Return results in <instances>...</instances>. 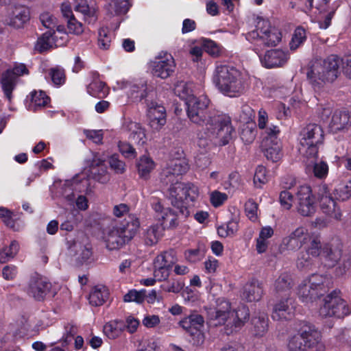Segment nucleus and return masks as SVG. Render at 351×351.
<instances>
[{
  "label": "nucleus",
  "instance_id": "obj_55",
  "mask_svg": "<svg viewBox=\"0 0 351 351\" xmlns=\"http://www.w3.org/2000/svg\"><path fill=\"white\" fill-rule=\"evenodd\" d=\"M307 252H301L298 258L297 267L300 269H308L313 265V260Z\"/></svg>",
  "mask_w": 351,
  "mask_h": 351
},
{
  "label": "nucleus",
  "instance_id": "obj_4",
  "mask_svg": "<svg viewBox=\"0 0 351 351\" xmlns=\"http://www.w3.org/2000/svg\"><path fill=\"white\" fill-rule=\"evenodd\" d=\"M212 82L217 90L228 97H238L245 93L247 84L243 73L233 66L217 64Z\"/></svg>",
  "mask_w": 351,
  "mask_h": 351
},
{
  "label": "nucleus",
  "instance_id": "obj_29",
  "mask_svg": "<svg viewBox=\"0 0 351 351\" xmlns=\"http://www.w3.org/2000/svg\"><path fill=\"white\" fill-rule=\"evenodd\" d=\"M319 202L320 208L324 213L335 219H341L340 208L337 206L336 200L332 195L322 197Z\"/></svg>",
  "mask_w": 351,
  "mask_h": 351
},
{
  "label": "nucleus",
  "instance_id": "obj_17",
  "mask_svg": "<svg viewBox=\"0 0 351 351\" xmlns=\"http://www.w3.org/2000/svg\"><path fill=\"white\" fill-rule=\"evenodd\" d=\"M204 319L197 312H193L189 315L180 321V326L193 337V344L201 345L204 341V335L202 332Z\"/></svg>",
  "mask_w": 351,
  "mask_h": 351
},
{
  "label": "nucleus",
  "instance_id": "obj_49",
  "mask_svg": "<svg viewBox=\"0 0 351 351\" xmlns=\"http://www.w3.org/2000/svg\"><path fill=\"white\" fill-rule=\"evenodd\" d=\"M174 91L176 95H177L181 99L186 100V101H187L189 98L194 97L192 95L191 87H189V85L184 82H180L177 84Z\"/></svg>",
  "mask_w": 351,
  "mask_h": 351
},
{
  "label": "nucleus",
  "instance_id": "obj_1",
  "mask_svg": "<svg viewBox=\"0 0 351 351\" xmlns=\"http://www.w3.org/2000/svg\"><path fill=\"white\" fill-rule=\"evenodd\" d=\"M209 104V99L204 95L189 98L186 101L188 118L195 124L205 126L210 136L219 140V145L228 144L235 134L231 118L211 112L208 110Z\"/></svg>",
  "mask_w": 351,
  "mask_h": 351
},
{
  "label": "nucleus",
  "instance_id": "obj_39",
  "mask_svg": "<svg viewBox=\"0 0 351 351\" xmlns=\"http://www.w3.org/2000/svg\"><path fill=\"white\" fill-rule=\"evenodd\" d=\"M19 250V243L14 240L8 247H5L0 250V263H5L13 258Z\"/></svg>",
  "mask_w": 351,
  "mask_h": 351
},
{
  "label": "nucleus",
  "instance_id": "obj_48",
  "mask_svg": "<svg viewBox=\"0 0 351 351\" xmlns=\"http://www.w3.org/2000/svg\"><path fill=\"white\" fill-rule=\"evenodd\" d=\"M333 194L336 199L348 200L351 197V182L350 184L340 185L338 189H335Z\"/></svg>",
  "mask_w": 351,
  "mask_h": 351
},
{
  "label": "nucleus",
  "instance_id": "obj_7",
  "mask_svg": "<svg viewBox=\"0 0 351 351\" xmlns=\"http://www.w3.org/2000/svg\"><path fill=\"white\" fill-rule=\"evenodd\" d=\"M225 310L219 308L211 309L208 313L207 324L210 326H218L232 323L236 328H240L248 321L250 317V311L245 305H241L237 308L231 312L229 311L230 304L228 302H224Z\"/></svg>",
  "mask_w": 351,
  "mask_h": 351
},
{
  "label": "nucleus",
  "instance_id": "obj_13",
  "mask_svg": "<svg viewBox=\"0 0 351 351\" xmlns=\"http://www.w3.org/2000/svg\"><path fill=\"white\" fill-rule=\"evenodd\" d=\"M340 291L332 290L326 293L324 298V304L319 308V315L323 317H334L343 318L351 313V307L348 302L340 296Z\"/></svg>",
  "mask_w": 351,
  "mask_h": 351
},
{
  "label": "nucleus",
  "instance_id": "obj_22",
  "mask_svg": "<svg viewBox=\"0 0 351 351\" xmlns=\"http://www.w3.org/2000/svg\"><path fill=\"white\" fill-rule=\"evenodd\" d=\"M66 40V34L58 37L55 32L47 31L38 38L34 48L38 52L43 53L49 49L64 45Z\"/></svg>",
  "mask_w": 351,
  "mask_h": 351
},
{
  "label": "nucleus",
  "instance_id": "obj_12",
  "mask_svg": "<svg viewBox=\"0 0 351 351\" xmlns=\"http://www.w3.org/2000/svg\"><path fill=\"white\" fill-rule=\"evenodd\" d=\"M115 155H112L109 160H106L103 157H99L98 155H92L91 159L86 160L89 171L93 178L99 182L104 183L108 180L107 176L108 165L117 173L123 172L125 164L121 160L114 158Z\"/></svg>",
  "mask_w": 351,
  "mask_h": 351
},
{
  "label": "nucleus",
  "instance_id": "obj_27",
  "mask_svg": "<svg viewBox=\"0 0 351 351\" xmlns=\"http://www.w3.org/2000/svg\"><path fill=\"white\" fill-rule=\"evenodd\" d=\"M309 235L303 227H299L282 240V244L289 250H297L307 243Z\"/></svg>",
  "mask_w": 351,
  "mask_h": 351
},
{
  "label": "nucleus",
  "instance_id": "obj_18",
  "mask_svg": "<svg viewBox=\"0 0 351 351\" xmlns=\"http://www.w3.org/2000/svg\"><path fill=\"white\" fill-rule=\"evenodd\" d=\"M176 64L173 56L167 52H161L152 63L154 75L166 79L175 71Z\"/></svg>",
  "mask_w": 351,
  "mask_h": 351
},
{
  "label": "nucleus",
  "instance_id": "obj_36",
  "mask_svg": "<svg viewBox=\"0 0 351 351\" xmlns=\"http://www.w3.org/2000/svg\"><path fill=\"white\" fill-rule=\"evenodd\" d=\"M87 92L93 97L104 98L109 94V88L104 82L95 80L87 86Z\"/></svg>",
  "mask_w": 351,
  "mask_h": 351
},
{
  "label": "nucleus",
  "instance_id": "obj_46",
  "mask_svg": "<svg viewBox=\"0 0 351 351\" xmlns=\"http://www.w3.org/2000/svg\"><path fill=\"white\" fill-rule=\"evenodd\" d=\"M308 241L310 242V246L306 252L309 253L313 257L322 256V250L324 246L322 245L319 237H309Z\"/></svg>",
  "mask_w": 351,
  "mask_h": 351
},
{
  "label": "nucleus",
  "instance_id": "obj_20",
  "mask_svg": "<svg viewBox=\"0 0 351 351\" xmlns=\"http://www.w3.org/2000/svg\"><path fill=\"white\" fill-rule=\"evenodd\" d=\"M31 14L29 8L23 5H14L10 10L5 19V23L14 28L19 29L23 27L30 20Z\"/></svg>",
  "mask_w": 351,
  "mask_h": 351
},
{
  "label": "nucleus",
  "instance_id": "obj_50",
  "mask_svg": "<svg viewBox=\"0 0 351 351\" xmlns=\"http://www.w3.org/2000/svg\"><path fill=\"white\" fill-rule=\"evenodd\" d=\"M49 75L51 76L53 83L56 86L62 85L65 82V74L62 69L59 67L51 68L49 70Z\"/></svg>",
  "mask_w": 351,
  "mask_h": 351
},
{
  "label": "nucleus",
  "instance_id": "obj_47",
  "mask_svg": "<svg viewBox=\"0 0 351 351\" xmlns=\"http://www.w3.org/2000/svg\"><path fill=\"white\" fill-rule=\"evenodd\" d=\"M107 296V293L102 292L101 289H96L90 293L89 302L95 306H101L106 302Z\"/></svg>",
  "mask_w": 351,
  "mask_h": 351
},
{
  "label": "nucleus",
  "instance_id": "obj_51",
  "mask_svg": "<svg viewBox=\"0 0 351 351\" xmlns=\"http://www.w3.org/2000/svg\"><path fill=\"white\" fill-rule=\"evenodd\" d=\"M75 9L84 14V19L88 23H94L97 20L95 10L90 9L88 5L78 4Z\"/></svg>",
  "mask_w": 351,
  "mask_h": 351
},
{
  "label": "nucleus",
  "instance_id": "obj_21",
  "mask_svg": "<svg viewBox=\"0 0 351 351\" xmlns=\"http://www.w3.org/2000/svg\"><path fill=\"white\" fill-rule=\"evenodd\" d=\"M149 125L155 130H159L166 123V110L164 106L156 101L146 100Z\"/></svg>",
  "mask_w": 351,
  "mask_h": 351
},
{
  "label": "nucleus",
  "instance_id": "obj_52",
  "mask_svg": "<svg viewBox=\"0 0 351 351\" xmlns=\"http://www.w3.org/2000/svg\"><path fill=\"white\" fill-rule=\"evenodd\" d=\"M86 137L95 144H101L104 132L102 130H84Z\"/></svg>",
  "mask_w": 351,
  "mask_h": 351
},
{
  "label": "nucleus",
  "instance_id": "obj_23",
  "mask_svg": "<svg viewBox=\"0 0 351 351\" xmlns=\"http://www.w3.org/2000/svg\"><path fill=\"white\" fill-rule=\"evenodd\" d=\"M51 289V284L40 276H32L27 293L36 301H43Z\"/></svg>",
  "mask_w": 351,
  "mask_h": 351
},
{
  "label": "nucleus",
  "instance_id": "obj_14",
  "mask_svg": "<svg viewBox=\"0 0 351 351\" xmlns=\"http://www.w3.org/2000/svg\"><path fill=\"white\" fill-rule=\"evenodd\" d=\"M300 136L302 152L307 154H318L322 151L324 134L319 124L308 123L302 130Z\"/></svg>",
  "mask_w": 351,
  "mask_h": 351
},
{
  "label": "nucleus",
  "instance_id": "obj_10",
  "mask_svg": "<svg viewBox=\"0 0 351 351\" xmlns=\"http://www.w3.org/2000/svg\"><path fill=\"white\" fill-rule=\"evenodd\" d=\"M268 115L265 110L261 109L258 112V127L263 130V138L261 143V151L266 154H278L282 150V143L278 138L279 128L270 124L267 125Z\"/></svg>",
  "mask_w": 351,
  "mask_h": 351
},
{
  "label": "nucleus",
  "instance_id": "obj_31",
  "mask_svg": "<svg viewBox=\"0 0 351 351\" xmlns=\"http://www.w3.org/2000/svg\"><path fill=\"white\" fill-rule=\"evenodd\" d=\"M252 332L256 337H263L268 330V317L264 313H258L251 320Z\"/></svg>",
  "mask_w": 351,
  "mask_h": 351
},
{
  "label": "nucleus",
  "instance_id": "obj_63",
  "mask_svg": "<svg viewBox=\"0 0 351 351\" xmlns=\"http://www.w3.org/2000/svg\"><path fill=\"white\" fill-rule=\"evenodd\" d=\"M228 198L226 193L215 191L211 193L210 202L215 207L221 206Z\"/></svg>",
  "mask_w": 351,
  "mask_h": 351
},
{
  "label": "nucleus",
  "instance_id": "obj_41",
  "mask_svg": "<svg viewBox=\"0 0 351 351\" xmlns=\"http://www.w3.org/2000/svg\"><path fill=\"white\" fill-rule=\"evenodd\" d=\"M49 101V97L43 91L34 92L31 94V104L30 107L34 110L38 108L45 106Z\"/></svg>",
  "mask_w": 351,
  "mask_h": 351
},
{
  "label": "nucleus",
  "instance_id": "obj_28",
  "mask_svg": "<svg viewBox=\"0 0 351 351\" xmlns=\"http://www.w3.org/2000/svg\"><path fill=\"white\" fill-rule=\"evenodd\" d=\"M263 294L262 283L258 280L252 279L250 282L246 283L243 287L242 299L248 302L259 301Z\"/></svg>",
  "mask_w": 351,
  "mask_h": 351
},
{
  "label": "nucleus",
  "instance_id": "obj_35",
  "mask_svg": "<svg viewBox=\"0 0 351 351\" xmlns=\"http://www.w3.org/2000/svg\"><path fill=\"white\" fill-rule=\"evenodd\" d=\"M163 232L164 228L158 223L150 226L144 236L145 245L152 246L156 244L163 235Z\"/></svg>",
  "mask_w": 351,
  "mask_h": 351
},
{
  "label": "nucleus",
  "instance_id": "obj_56",
  "mask_svg": "<svg viewBox=\"0 0 351 351\" xmlns=\"http://www.w3.org/2000/svg\"><path fill=\"white\" fill-rule=\"evenodd\" d=\"M154 277L158 278L159 281L167 279L169 276V271L171 269L160 264H154Z\"/></svg>",
  "mask_w": 351,
  "mask_h": 351
},
{
  "label": "nucleus",
  "instance_id": "obj_38",
  "mask_svg": "<svg viewBox=\"0 0 351 351\" xmlns=\"http://www.w3.org/2000/svg\"><path fill=\"white\" fill-rule=\"evenodd\" d=\"M289 299L286 298L285 300L280 301L275 304L272 313L274 319H287V315L290 314V308L288 304Z\"/></svg>",
  "mask_w": 351,
  "mask_h": 351
},
{
  "label": "nucleus",
  "instance_id": "obj_57",
  "mask_svg": "<svg viewBox=\"0 0 351 351\" xmlns=\"http://www.w3.org/2000/svg\"><path fill=\"white\" fill-rule=\"evenodd\" d=\"M256 132L254 129L246 126L242 129L241 138L245 143H251L256 138Z\"/></svg>",
  "mask_w": 351,
  "mask_h": 351
},
{
  "label": "nucleus",
  "instance_id": "obj_60",
  "mask_svg": "<svg viewBox=\"0 0 351 351\" xmlns=\"http://www.w3.org/2000/svg\"><path fill=\"white\" fill-rule=\"evenodd\" d=\"M184 287V284L182 282L173 280L171 283L170 282H168L167 284L162 285L161 288L166 292L178 293L181 291Z\"/></svg>",
  "mask_w": 351,
  "mask_h": 351
},
{
  "label": "nucleus",
  "instance_id": "obj_59",
  "mask_svg": "<svg viewBox=\"0 0 351 351\" xmlns=\"http://www.w3.org/2000/svg\"><path fill=\"white\" fill-rule=\"evenodd\" d=\"M67 27L71 34L79 35L84 32L83 25L77 21L75 17H71L67 21Z\"/></svg>",
  "mask_w": 351,
  "mask_h": 351
},
{
  "label": "nucleus",
  "instance_id": "obj_11",
  "mask_svg": "<svg viewBox=\"0 0 351 351\" xmlns=\"http://www.w3.org/2000/svg\"><path fill=\"white\" fill-rule=\"evenodd\" d=\"M338 245L326 244L322 250V257L325 260L328 267L337 265L335 270L336 276H343L351 267V254H342V249Z\"/></svg>",
  "mask_w": 351,
  "mask_h": 351
},
{
  "label": "nucleus",
  "instance_id": "obj_44",
  "mask_svg": "<svg viewBox=\"0 0 351 351\" xmlns=\"http://www.w3.org/2000/svg\"><path fill=\"white\" fill-rule=\"evenodd\" d=\"M40 21L42 25L49 29V31L54 32L56 27L57 30L60 32V27L57 25V19L49 12H43L40 15Z\"/></svg>",
  "mask_w": 351,
  "mask_h": 351
},
{
  "label": "nucleus",
  "instance_id": "obj_45",
  "mask_svg": "<svg viewBox=\"0 0 351 351\" xmlns=\"http://www.w3.org/2000/svg\"><path fill=\"white\" fill-rule=\"evenodd\" d=\"M145 297L146 291L145 289L141 291L131 289L123 296V301L125 302H135L138 304H142Z\"/></svg>",
  "mask_w": 351,
  "mask_h": 351
},
{
  "label": "nucleus",
  "instance_id": "obj_33",
  "mask_svg": "<svg viewBox=\"0 0 351 351\" xmlns=\"http://www.w3.org/2000/svg\"><path fill=\"white\" fill-rule=\"evenodd\" d=\"M307 168L312 169L314 176L319 179L326 178L328 173L327 163L319 159L317 155H312V157L309 158Z\"/></svg>",
  "mask_w": 351,
  "mask_h": 351
},
{
  "label": "nucleus",
  "instance_id": "obj_40",
  "mask_svg": "<svg viewBox=\"0 0 351 351\" xmlns=\"http://www.w3.org/2000/svg\"><path fill=\"white\" fill-rule=\"evenodd\" d=\"M306 40V32L302 27H298L293 35L289 43L290 49L295 51L298 49Z\"/></svg>",
  "mask_w": 351,
  "mask_h": 351
},
{
  "label": "nucleus",
  "instance_id": "obj_16",
  "mask_svg": "<svg viewBox=\"0 0 351 351\" xmlns=\"http://www.w3.org/2000/svg\"><path fill=\"white\" fill-rule=\"evenodd\" d=\"M27 73L28 69L24 64H16L13 69H8L3 73L0 83L4 97L9 102L13 97L12 92L16 88L17 78Z\"/></svg>",
  "mask_w": 351,
  "mask_h": 351
},
{
  "label": "nucleus",
  "instance_id": "obj_58",
  "mask_svg": "<svg viewBox=\"0 0 351 351\" xmlns=\"http://www.w3.org/2000/svg\"><path fill=\"white\" fill-rule=\"evenodd\" d=\"M293 196L289 191L285 190L280 193L279 200L282 206L285 209L289 210L292 206Z\"/></svg>",
  "mask_w": 351,
  "mask_h": 351
},
{
  "label": "nucleus",
  "instance_id": "obj_24",
  "mask_svg": "<svg viewBox=\"0 0 351 351\" xmlns=\"http://www.w3.org/2000/svg\"><path fill=\"white\" fill-rule=\"evenodd\" d=\"M129 90L128 91V97L134 102H140L145 100H149V97L154 92V86L148 84L145 80H141L133 84H128Z\"/></svg>",
  "mask_w": 351,
  "mask_h": 351
},
{
  "label": "nucleus",
  "instance_id": "obj_25",
  "mask_svg": "<svg viewBox=\"0 0 351 351\" xmlns=\"http://www.w3.org/2000/svg\"><path fill=\"white\" fill-rule=\"evenodd\" d=\"M262 65L267 69L280 67L285 64L289 55L281 49L268 50L264 55H259Z\"/></svg>",
  "mask_w": 351,
  "mask_h": 351
},
{
  "label": "nucleus",
  "instance_id": "obj_34",
  "mask_svg": "<svg viewBox=\"0 0 351 351\" xmlns=\"http://www.w3.org/2000/svg\"><path fill=\"white\" fill-rule=\"evenodd\" d=\"M136 167L140 178L147 180L149 177L150 172L155 167V162L149 156L142 155L136 163Z\"/></svg>",
  "mask_w": 351,
  "mask_h": 351
},
{
  "label": "nucleus",
  "instance_id": "obj_62",
  "mask_svg": "<svg viewBox=\"0 0 351 351\" xmlns=\"http://www.w3.org/2000/svg\"><path fill=\"white\" fill-rule=\"evenodd\" d=\"M128 0H112L110 6L116 14L125 13L128 10Z\"/></svg>",
  "mask_w": 351,
  "mask_h": 351
},
{
  "label": "nucleus",
  "instance_id": "obj_8",
  "mask_svg": "<svg viewBox=\"0 0 351 351\" xmlns=\"http://www.w3.org/2000/svg\"><path fill=\"white\" fill-rule=\"evenodd\" d=\"M296 333L288 341L289 351H308L317 344L319 334L314 325L300 321L295 328Z\"/></svg>",
  "mask_w": 351,
  "mask_h": 351
},
{
  "label": "nucleus",
  "instance_id": "obj_53",
  "mask_svg": "<svg viewBox=\"0 0 351 351\" xmlns=\"http://www.w3.org/2000/svg\"><path fill=\"white\" fill-rule=\"evenodd\" d=\"M204 50L213 56H217L221 51L220 46L215 41L210 39H204L202 43Z\"/></svg>",
  "mask_w": 351,
  "mask_h": 351
},
{
  "label": "nucleus",
  "instance_id": "obj_37",
  "mask_svg": "<svg viewBox=\"0 0 351 351\" xmlns=\"http://www.w3.org/2000/svg\"><path fill=\"white\" fill-rule=\"evenodd\" d=\"M176 261V252L173 250H170L158 255L154 259V264H160L163 267L165 266L171 269Z\"/></svg>",
  "mask_w": 351,
  "mask_h": 351
},
{
  "label": "nucleus",
  "instance_id": "obj_5",
  "mask_svg": "<svg viewBox=\"0 0 351 351\" xmlns=\"http://www.w3.org/2000/svg\"><path fill=\"white\" fill-rule=\"evenodd\" d=\"M332 287L330 278L313 274L299 285L298 295L302 302L310 304L328 293Z\"/></svg>",
  "mask_w": 351,
  "mask_h": 351
},
{
  "label": "nucleus",
  "instance_id": "obj_19",
  "mask_svg": "<svg viewBox=\"0 0 351 351\" xmlns=\"http://www.w3.org/2000/svg\"><path fill=\"white\" fill-rule=\"evenodd\" d=\"M311 189L309 186H301L296 193L298 210L303 216H311L315 212L313 199L311 197Z\"/></svg>",
  "mask_w": 351,
  "mask_h": 351
},
{
  "label": "nucleus",
  "instance_id": "obj_54",
  "mask_svg": "<svg viewBox=\"0 0 351 351\" xmlns=\"http://www.w3.org/2000/svg\"><path fill=\"white\" fill-rule=\"evenodd\" d=\"M316 113L322 120H327L332 113V106L330 104L324 103L317 104L316 108Z\"/></svg>",
  "mask_w": 351,
  "mask_h": 351
},
{
  "label": "nucleus",
  "instance_id": "obj_3",
  "mask_svg": "<svg viewBox=\"0 0 351 351\" xmlns=\"http://www.w3.org/2000/svg\"><path fill=\"white\" fill-rule=\"evenodd\" d=\"M340 66L344 74L351 78V55L341 58L331 54L326 58L313 59L306 69L307 80L314 88H320L336 80L340 75Z\"/></svg>",
  "mask_w": 351,
  "mask_h": 351
},
{
  "label": "nucleus",
  "instance_id": "obj_32",
  "mask_svg": "<svg viewBox=\"0 0 351 351\" xmlns=\"http://www.w3.org/2000/svg\"><path fill=\"white\" fill-rule=\"evenodd\" d=\"M293 280L287 273L280 274L274 282V291L278 295L287 297L293 287Z\"/></svg>",
  "mask_w": 351,
  "mask_h": 351
},
{
  "label": "nucleus",
  "instance_id": "obj_64",
  "mask_svg": "<svg viewBox=\"0 0 351 351\" xmlns=\"http://www.w3.org/2000/svg\"><path fill=\"white\" fill-rule=\"evenodd\" d=\"M103 331L104 333L111 339H114L121 335L119 330L116 328L111 322H109L104 325Z\"/></svg>",
  "mask_w": 351,
  "mask_h": 351
},
{
  "label": "nucleus",
  "instance_id": "obj_9",
  "mask_svg": "<svg viewBox=\"0 0 351 351\" xmlns=\"http://www.w3.org/2000/svg\"><path fill=\"white\" fill-rule=\"evenodd\" d=\"M140 223L138 219L129 216L120 226L110 230L106 238V247L110 250H119L135 236Z\"/></svg>",
  "mask_w": 351,
  "mask_h": 351
},
{
  "label": "nucleus",
  "instance_id": "obj_2",
  "mask_svg": "<svg viewBox=\"0 0 351 351\" xmlns=\"http://www.w3.org/2000/svg\"><path fill=\"white\" fill-rule=\"evenodd\" d=\"M169 200L171 206L177 209L176 213L171 208H165L157 197H152L151 204L157 217L161 220V225L165 228H176L179 223L177 217L180 215L186 219L190 215L189 208L193 206L199 195L197 186L193 183L176 182L169 189Z\"/></svg>",
  "mask_w": 351,
  "mask_h": 351
},
{
  "label": "nucleus",
  "instance_id": "obj_42",
  "mask_svg": "<svg viewBox=\"0 0 351 351\" xmlns=\"http://www.w3.org/2000/svg\"><path fill=\"white\" fill-rule=\"evenodd\" d=\"M113 34L106 27L99 30L98 45L102 49H108L110 46Z\"/></svg>",
  "mask_w": 351,
  "mask_h": 351
},
{
  "label": "nucleus",
  "instance_id": "obj_30",
  "mask_svg": "<svg viewBox=\"0 0 351 351\" xmlns=\"http://www.w3.org/2000/svg\"><path fill=\"white\" fill-rule=\"evenodd\" d=\"M124 127L130 132V138L138 145H143L146 141L145 129L141 125L132 121H126Z\"/></svg>",
  "mask_w": 351,
  "mask_h": 351
},
{
  "label": "nucleus",
  "instance_id": "obj_26",
  "mask_svg": "<svg viewBox=\"0 0 351 351\" xmlns=\"http://www.w3.org/2000/svg\"><path fill=\"white\" fill-rule=\"evenodd\" d=\"M351 126V114L346 110H336L328 124L329 130L337 133L348 130Z\"/></svg>",
  "mask_w": 351,
  "mask_h": 351
},
{
  "label": "nucleus",
  "instance_id": "obj_61",
  "mask_svg": "<svg viewBox=\"0 0 351 351\" xmlns=\"http://www.w3.org/2000/svg\"><path fill=\"white\" fill-rule=\"evenodd\" d=\"M266 169L263 166H258L254 176V183L256 186L257 183L263 184L267 182ZM258 187H261L259 185Z\"/></svg>",
  "mask_w": 351,
  "mask_h": 351
},
{
  "label": "nucleus",
  "instance_id": "obj_6",
  "mask_svg": "<svg viewBox=\"0 0 351 351\" xmlns=\"http://www.w3.org/2000/svg\"><path fill=\"white\" fill-rule=\"evenodd\" d=\"M245 38L254 45V50L258 53L263 47L276 46L281 40V34L268 20L257 17L255 29L248 32Z\"/></svg>",
  "mask_w": 351,
  "mask_h": 351
},
{
  "label": "nucleus",
  "instance_id": "obj_15",
  "mask_svg": "<svg viewBox=\"0 0 351 351\" xmlns=\"http://www.w3.org/2000/svg\"><path fill=\"white\" fill-rule=\"evenodd\" d=\"M66 240L68 250L76 256L74 263L76 267H81L93 261L92 245L88 241L87 238H84L82 241L69 238Z\"/></svg>",
  "mask_w": 351,
  "mask_h": 351
},
{
  "label": "nucleus",
  "instance_id": "obj_43",
  "mask_svg": "<svg viewBox=\"0 0 351 351\" xmlns=\"http://www.w3.org/2000/svg\"><path fill=\"white\" fill-rule=\"evenodd\" d=\"M168 166L169 172L173 175H182L189 169L188 164L180 158L171 160Z\"/></svg>",
  "mask_w": 351,
  "mask_h": 351
}]
</instances>
